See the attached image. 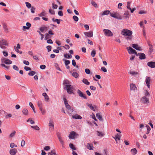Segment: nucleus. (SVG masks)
Here are the masks:
<instances>
[{"mask_svg":"<svg viewBox=\"0 0 155 155\" xmlns=\"http://www.w3.org/2000/svg\"><path fill=\"white\" fill-rule=\"evenodd\" d=\"M146 127L147 128V132L146 133V134H148L149 133L151 129L148 125H147L146 126Z\"/></svg>","mask_w":155,"mask_h":155,"instance_id":"53","label":"nucleus"},{"mask_svg":"<svg viewBox=\"0 0 155 155\" xmlns=\"http://www.w3.org/2000/svg\"><path fill=\"white\" fill-rule=\"evenodd\" d=\"M22 113L25 115H27L28 114V112L27 109L24 108L22 110Z\"/></svg>","mask_w":155,"mask_h":155,"instance_id":"29","label":"nucleus"},{"mask_svg":"<svg viewBox=\"0 0 155 155\" xmlns=\"http://www.w3.org/2000/svg\"><path fill=\"white\" fill-rule=\"evenodd\" d=\"M130 2H127V5L126 7H127V8L128 9H129V10L131 9V8L130 7Z\"/></svg>","mask_w":155,"mask_h":155,"instance_id":"48","label":"nucleus"},{"mask_svg":"<svg viewBox=\"0 0 155 155\" xmlns=\"http://www.w3.org/2000/svg\"><path fill=\"white\" fill-rule=\"evenodd\" d=\"M110 13H111V12H110V11L107 10H105L102 12L100 14L101 16H104V15H107L109 14H110Z\"/></svg>","mask_w":155,"mask_h":155,"instance_id":"19","label":"nucleus"},{"mask_svg":"<svg viewBox=\"0 0 155 155\" xmlns=\"http://www.w3.org/2000/svg\"><path fill=\"white\" fill-rule=\"evenodd\" d=\"M141 100L142 102L144 104H147L149 103V98L146 96L143 97Z\"/></svg>","mask_w":155,"mask_h":155,"instance_id":"7","label":"nucleus"},{"mask_svg":"<svg viewBox=\"0 0 155 155\" xmlns=\"http://www.w3.org/2000/svg\"><path fill=\"white\" fill-rule=\"evenodd\" d=\"M97 117L100 121L103 120L102 117L101 115L99 113H97L96 114Z\"/></svg>","mask_w":155,"mask_h":155,"instance_id":"28","label":"nucleus"},{"mask_svg":"<svg viewBox=\"0 0 155 155\" xmlns=\"http://www.w3.org/2000/svg\"><path fill=\"white\" fill-rule=\"evenodd\" d=\"M151 81V78L150 77L147 76L146 77V79L145 80V82L147 86V87L150 88V82Z\"/></svg>","mask_w":155,"mask_h":155,"instance_id":"10","label":"nucleus"},{"mask_svg":"<svg viewBox=\"0 0 155 155\" xmlns=\"http://www.w3.org/2000/svg\"><path fill=\"white\" fill-rule=\"evenodd\" d=\"M63 60L64 61L65 64L66 66H67L70 64V62L69 60H66L65 59H64Z\"/></svg>","mask_w":155,"mask_h":155,"instance_id":"44","label":"nucleus"},{"mask_svg":"<svg viewBox=\"0 0 155 155\" xmlns=\"http://www.w3.org/2000/svg\"><path fill=\"white\" fill-rule=\"evenodd\" d=\"M29 121H30L31 124H35V121L32 120L30 118H29L27 121V122Z\"/></svg>","mask_w":155,"mask_h":155,"instance_id":"55","label":"nucleus"},{"mask_svg":"<svg viewBox=\"0 0 155 155\" xmlns=\"http://www.w3.org/2000/svg\"><path fill=\"white\" fill-rule=\"evenodd\" d=\"M38 107L39 109L41 108L42 107L41 102H38Z\"/></svg>","mask_w":155,"mask_h":155,"instance_id":"63","label":"nucleus"},{"mask_svg":"<svg viewBox=\"0 0 155 155\" xmlns=\"http://www.w3.org/2000/svg\"><path fill=\"white\" fill-rule=\"evenodd\" d=\"M0 44H1L2 45H4L6 46L8 45V44L7 43L6 41L4 40L0 41Z\"/></svg>","mask_w":155,"mask_h":155,"instance_id":"36","label":"nucleus"},{"mask_svg":"<svg viewBox=\"0 0 155 155\" xmlns=\"http://www.w3.org/2000/svg\"><path fill=\"white\" fill-rule=\"evenodd\" d=\"M40 110L41 111V114L42 115H44L46 113V111L45 110H43L42 107L39 108Z\"/></svg>","mask_w":155,"mask_h":155,"instance_id":"47","label":"nucleus"},{"mask_svg":"<svg viewBox=\"0 0 155 155\" xmlns=\"http://www.w3.org/2000/svg\"><path fill=\"white\" fill-rule=\"evenodd\" d=\"M17 152V149L13 148L10 150L9 153L11 155H15Z\"/></svg>","mask_w":155,"mask_h":155,"instance_id":"14","label":"nucleus"},{"mask_svg":"<svg viewBox=\"0 0 155 155\" xmlns=\"http://www.w3.org/2000/svg\"><path fill=\"white\" fill-rule=\"evenodd\" d=\"M144 96L148 97L150 96V94L147 91L145 90L144 91Z\"/></svg>","mask_w":155,"mask_h":155,"instance_id":"33","label":"nucleus"},{"mask_svg":"<svg viewBox=\"0 0 155 155\" xmlns=\"http://www.w3.org/2000/svg\"><path fill=\"white\" fill-rule=\"evenodd\" d=\"M26 7L28 8H30L31 7V4L28 2H26L25 3Z\"/></svg>","mask_w":155,"mask_h":155,"instance_id":"50","label":"nucleus"},{"mask_svg":"<svg viewBox=\"0 0 155 155\" xmlns=\"http://www.w3.org/2000/svg\"><path fill=\"white\" fill-rule=\"evenodd\" d=\"M72 117L73 118L75 119H82V117L78 114L73 115Z\"/></svg>","mask_w":155,"mask_h":155,"instance_id":"23","label":"nucleus"},{"mask_svg":"<svg viewBox=\"0 0 155 155\" xmlns=\"http://www.w3.org/2000/svg\"><path fill=\"white\" fill-rule=\"evenodd\" d=\"M68 110L67 112L69 114H72L74 110V109L73 108H71V107L68 109Z\"/></svg>","mask_w":155,"mask_h":155,"instance_id":"30","label":"nucleus"},{"mask_svg":"<svg viewBox=\"0 0 155 155\" xmlns=\"http://www.w3.org/2000/svg\"><path fill=\"white\" fill-rule=\"evenodd\" d=\"M29 105L32 109L34 112L35 113H36V111L35 108V107L33 106V104L31 102H30L29 103Z\"/></svg>","mask_w":155,"mask_h":155,"instance_id":"37","label":"nucleus"},{"mask_svg":"<svg viewBox=\"0 0 155 155\" xmlns=\"http://www.w3.org/2000/svg\"><path fill=\"white\" fill-rule=\"evenodd\" d=\"M31 127L33 128L34 129H35V130H39V129H40L39 128L37 125H36L35 126H31Z\"/></svg>","mask_w":155,"mask_h":155,"instance_id":"46","label":"nucleus"},{"mask_svg":"<svg viewBox=\"0 0 155 155\" xmlns=\"http://www.w3.org/2000/svg\"><path fill=\"white\" fill-rule=\"evenodd\" d=\"M123 17L124 18H128L129 17V14L128 11H125L123 15Z\"/></svg>","mask_w":155,"mask_h":155,"instance_id":"22","label":"nucleus"},{"mask_svg":"<svg viewBox=\"0 0 155 155\" xmlns=\"http://www.w3.org/2000/svg\"><path fill=\"white\" fill-rule=\"evenodd\" d=\"M57 136L59 141L62 145V147L64 148V142L62 140V137L61 136L60 134L59 133H58L57 134Z\"/></svg>","mask_w":155,"mask_h":155,"instance_id":"6","label":"nucleus"},{"mask_svg":"<svg viewBox=\"0 0 155 155\" xmlns=\"http://www.w3.org/2000/svg\"><path fill=\"white\" fill-rule=\"evenodd\" d=\"M10 147L11 148H13L14 147H16L17 146V145H15L14 143H10Z\"/></svg>","mask_w":155,"mask_h":155,"instance_id":"60","label":"nucleus"},{"mask_svg":"<svg viewBox=\"0 0 155 155\" xmlns=\"http://www.w3.org/2000/svg\"><path fill=\"white\" fill-rule=\"evenodd\" d=\"M16 132L14 131L12 133H11L9 135L10 137H13L15 134Z\"/></svg>","mask_w":155,"mask_h":155,"instance_id":"59","label":"nucleus"},{"mask_svg":"<svg viewBox=\"0 0 155 155\" xmlns=\"http://www.w3.org/2000/svg\"><path fill=\"white\" fill-rule=\"evenodd\" d=\"M130 85V90H133L134 91H137V88L136 87L135 84H131Z\"/></svg>","mask_w":155,"mask_h":155,"instance_id":"18","label":"nucleus"},{"mask_svg":"<svg viewBox=\"0 0 155 155\" xmlns=\"http://www.w3.org/2000/svg\"><path fill=\"white\" fill-rule=\"evenodd\" d=\"M143 21H141L140 23V27L142 28L143 29L144 28V26L143 25Z\"/></svg>","mask_w":155,"mask_h":155,"instance_id":"58","label":"nucleus"},{"mask_svg":"<svg viewBox=\"0 0 155 155\" xmlns=\"http://www.w3.org/2000/svg\"><path fill=\"white\" fill-rule=\"evenodd\" d=\"M129 73L131 75L135 76H136L137 75H138L139 74V73H138V72L131 71H130Z\"/></svg>","mask_w":155,"mask_h":155,"instance_id":"25","label":"nucleus"},{"mask_svg":"<svg viewBox=\"0 0 155 155\" xmlns=\"http://www.w3.org/2000/svg\"><path fill=\"white\" fill-rule=\"evenodd\" d=\"M84 34L85 36L88 37H91L93 36V32L92 31H90L89 32H84Z\"/></svg>","mask_w":155,"mask_h":155,"instance_id":"11","label":"nucleus"},{"mask_svg":"<svg viewBox=\"0 0 155 155\" xmlns=\"http://www.w3.org/2000/svg\"><path fill=\"white\" fill-rule=\"evenodd\" d=\"M49 13L51 15H54L55 14V11L51 8H50L49 9Z\"/></svg>","mask_w":155,"mask_h":155,"instance_id":"51","label":"nucleus"},{"mask_svg":"<svg viewBox=\"0 0 155 155\" xmlns=\"http://www.w3.org/2000/svg\"><path fill=\"white\" fill-rule=\"evenodd\" d=\"M46 48L47 49L48 52H49L51 51V46L48 45L47 46Z\"/></svg>","mask_w":155,"mask_h":155,"instance_id":"62","label":"nucleus"},{"mask_svg":"<svg viewBox=\"0 0 155 155\" xmlns=\"http://www.w3.org/2000/svg\"><path fill=\"white\" fill-rule=\"evenodd\" d=\"M97 135L98 136L102 137L104 136V134L102 133L101 132L98 131H97Z\"/></svg>","mask_w":155,"mask_h":155,"instance_id":"41","label":"nucleus"},{"mask_svg":"<svg viewBox=\"0 0 155 155\" xmlns=\"http://www.w3.org/2000/svg\"><path fill=\"white\" fill-rule=\"evenodd\" d=\"M147 65L151 68H153L155 67V62H149L147 63Z\"/></svg>","mask_w":155,"mask_h":155,"instance_id":"17","label":"nucleus"},{"mask_svg":"<svg viewBox=\"0 0 155 155\" xmlns=\"http://www.w3.org/2000/svg\"><path fill=\"white\" fill-rule=\"evenodd\" d=\"M153 46H150V47H149V52L150 53V54H151L152 52L153 51Z\"/></svg>","mask_w":155,"mask_h":155,"instance_id":"52","label":"nucleus"},{"mask_svg":"<svg viewBox=\"0 0 155 155\" xmlns=\"http://www.w3.org/2000/svg\"><path fill=\"white\" fill-rule=\"evenodd\" d=\"M87 148L89 150H93V147L91 144L87 143Z\"/></svg>","mask_w":155,"mask_h":155,"instance_id":"34","label":"nucleus"},{"mask_svg":"<svg viewBox=\"0 0 155 155\" xmlns=\"http://www.w3.org/2000/svg\"><path fill=\"white\" fill-rule=\"evenodd\" d=\"M132 31L127 29H123L121 31V34L124 36H129L131 35Z\"/></svg>","mask_w":155,"mask_h":155,"instance_id":"1","label":"nucleus"},{"mask_svg":"<svg viewBox=\"0 0 155 155\" xmlns=\"http://www.w3.org/2000/svg\"><path fill=\"white\" fill-rule=\"evenodd\" d=\"M4 63L7 64H10L12 63V62L8 59H6L4 61Z\"/></svg>","mask_w":155,"mask_h":155,"instance_id":"38","label":"nucleus"},{"mask_svg":"<svg viewBox=\"0 0 155 155\" xmlns=\"http://www.w3.org/2000/svg\"><path fill=\"white\" fill-rule=\"evenodd\" d=\"M36 72L33 71H30L28 73V75L30 76H33L35 74Z\"/></svg>","mask_w":155,"mask_h":155,"instance_id":"40","label":"nucleus"},{"mask_svg":"<svg viewBox=\"0 0 155 155\" xmlns=\"http://www.w3.org/2000/svg\"><path fill=\"white\" fill-rule=\"evenodd\" d=\"M63 99L64 101V104L65 105L66 108L68 109L71 107L69 105L68 103V102L66 99V98L65 97H64L63 98Z\"/></svg>","mask_w":155,"mask_h":155,"instance_id":"13","label":"nucleus"},{"mask_svg":"<svg viewBox=\"0 0 155 155\" xmlns=\"http://www.w3.org/2000/svg\"><path fill=\"white\" fill-rule=\"evenodd\" d=\"M69 147L71 148L72 150H76V149L74 147V145L71 143H70L69 144Z\"/></svg>","mask_w":155,"mask_h":155,"instance_id":"42","label":"nucleus"},{"mask_svg":"<svg viewBox=\"0 0 155 155\" xmlns=\"http://www.w3.org/2000/svg\"><path fill=\"white\" fill-rule=\"evenodd\" d=\"M77 93L80 97L83 98L85 99H87V97L86 96V95L84 94L79 89L77 91Z\"/></svg>","mask_w":155,"mask_h":155,"instance_id":"9","label":"nucleus"},{"mask_svg":"<svg viewBox=\"0 0 155 155\" xmlns=\"http://www.w3.org/2000/svg\"><path fill=\"white\" fill-rule=\"evenodd\" d=\"M82 82L83 83L87 85H89L90 84V82L88 81L87 79L84 78L82 80Z\"/></svg>","mask_w":155,"mask_h":155,"instance_id":"31","label":"nucleus"},{"mask_svg":"<svg viewBox=\"0 0 155 155\" xmlns=\"http://www.w3.org/2000/svg\"><path fill=\"white\" fill-rule=\"evenodd\" d=\"M3 28L4 29L5 31L7 33L8 32V29L7 26V24L6 23H4L2 24Z\"/></svg>","mask_w":155,"mask_h":155,"instance_id":"24","label":"nucleus"},{"mask_svg":"<svg viewBox=\"0 0 155 155\" xmlns=\"http://www.w3.org/2000/svg\"><path fill=\"white\" fill-rule=\"evenodd\" d=\"M46 15L45 11L44 10H43L42 12L38 15V16L39 17H43L45 16Z\"/></svg>","mask_w":155,"mask_h":155,"instance_id":"26","label":"nucleus"},{"mask_svg":"<svg viewBox=\"0 0 155 155\" xmlns=\"http://www.w3.org/2000/svg\"><path fill=\"white\" fill-rule=\"evenodd\" d=\"M76 134V133L74 131H72L70 132L68 137L70 139H74L75 138V136Z\"/></svg>","mask_w":155,"mask_h":155,"instance_id":"16","label":"nucleus"},{"mask_svg":"<svg viewBox=\"0 0 155 155\" xmlns=\"http://www.w3.org/2000/svg\"><path fill=\"white\" fill-rule=\"evenodd\" d=\"M66 90L67 92L70 94H73V88L72 86L70 85L69 86H68V87L66 88Z\"/></svg>","mask_w":155,"mask_h":155,"instance_id":"8","label":"nucleus"},{"mask_svg":"<svg viewBox=\"0 0 155 155\" xmlns=\"http://www.w3.org/2000/svg\"><path fill=\"white\" fill-rule=\"evenodd\" d=\"M121 134L120 133H118L116 134L114 137H113L115 140L116 142L117 143V140H120L121 137Z\"/></svg>","mask_w":155,"mask_h":155,"instance_id":"12","label":"nucleus"},{"mask_svg":"<svg viewBox=\"0 0 155 155\" xmlns=\"http://www.w3.org/2000/svg\"><path fill=\"white\" fill-rule=\"evenodd\" d=\"M45 40H47L48 39L51 38V36H50L49 34L47 33H46L45 35Z\"/></svg>","mask_w":155,"mask_h":155,"instance_id":"39","label":"nucleus"},{"mask_svg":"<svg viewBox=\"0 0 155 155\" xmlns=\"http://www.w3.org/2000/svg\"><path fill=\"white\" fill-rule=\"evenodd\" d=\"M103 31L106 36L110 37L113 35V33L109 29H104Z\"/></svg>","mask_w":155,"mask_h":155,"instance_id":"3","label":"nucleus"},{"mask_svg":"<svg viewBox=\"0 0 155 155\" xmlns=\"http://www.w3.org/2000/svg\"><path fill=\"white\" fill-rule=\"evenodd\" d=\"M127 49L129 54H136V55H138V54H137L136 51L132 48L129 47L128 48H127Z\"/></svg>","mask_w":155,"mask_h":155,"instance_id":"5","label":"nucleus"},{"mask_svg":"<svg viewBox=\"0 0 155 155\" xmlns=\"http://www.w3.org/2000/svg\"><path fill=\"white\" fill-rule=\"evenodd\" d=\"M64 57L65 58L69 59L72 58V56L71 55H69L67 54H65L64 55Z\"/></svg>","mask_w":155,"mask_h":155,"instance_id":"43","label":"nucleus"},{"mask_svg":"<svg viewBox=\"0 0 155 155\" xmlns=\"http://www.w3.org/2000/svg\"><path fill=\"white\" fill-rule=\"evenodd\" d=\"M96 54V51L95 50H93L91 51V55L93 57H94L95 56Z\"/></svg>","mask_w":155,"mask_h":155,"instance_id":"49","label":"nucleus"},{"mask_svg":"<svg viewBox=\"0 0 155 155\" xmlns=\"http://www.w3.org/2000/svg\"><path fill=\"white\" fill-rule=\"evenodd\" d=\"M72 75L75 78H77L78 76V74L77 72H74L72 73Z\"/></svg>","mask_w":155,"mask_h":155,"instance_id":"45","label":"nucleus"},{"mask_svg":"<svg viewBox=\"0 0 155 155\" xmlns=\"http://www.w3.org/2000/svg\"><path fill=\"white\" fill-rule=\"evenodd\" d=\"M49 129L50 131H53L54 129V123L53 120L50 119L48 124Z\"/></svg>","mask_w":155,"mask_h":155,"instance_id":"4","label":"nucleus"},{"mask_svg":"<svg viewBox=\"0 0 155 155\" xmlns=\"http://www.w3.org/2000/svg\"><path fill=\"white\" fill-rule=\"evenodd\" d=\"M110 16L116 19L121 20L122 19V16L120 15L119 13L117 12L110 13Z\"/></svg>","mask_w":155,"mask_h":155,"instance_id":"2","label":"nucleus"},{"mask_svg":"<svg viewBox=\"0 0 155 155\" xmlns=\"http://www.w3.org/2000/svg\"><path fill=\"white\" fill-rule=\"evenodd\" d=\"M132 46L134 48H135L137 50H138L139 51L142 50L141 48L140 47H139L138 46V45L137 44H132Z\"/></svg>","mask_w":155,"mask_h":155,"instance_id":"20","label":"nucleus"},{"mask_svg":"<svg viewBox=\"0 0 155 155\" xmlns=\"http://www.w3.org/2000/svg\"><path fill=\"white\" fill-rule=\"evenodd\" d=\"M47 27L45 26H44L42 27H41L40 28V31L42 32H43L45 30H47Z\"/></svg>","mask_w":155,"mask_h":155,"instance_id":"27","label":"nucleus"},{"mask_svg":"<svg viewBox=\"0 0 155 155\" xmlns=\"http://www.w3.org/2000/svg\"><path fill=\"white\" fill-rule=\"evenodd\" d=\"M138 55L139 56V58L141 60L144 59L146 58L145 54L142 53H138Z\"/></svg>","mask_w":155,"mask_h":155,"instance_id":"15","label":"nucleus"},{"mask_svg":"<svg viewBox=\"0 0 155 155\" xmlns=\"http://www.w3.org/2000/svg\"><path fill=\"white\" fill-rule=\"evenodd\" d=\"M14 48L15 50V51H16L17 52L19 53V54H21L22 53V51H20L19 50V49H16L15 48V46H14Z\"/></svg>","mask_w":155,"mask_h":155,"instance_id":"56","label":"nucleus"},{"mask_svg":"<svg viewBox=\"0 0 155 155\" xmlns=\"http://www.w3.org/2000/svg\"><path fill=\"white\" fill-rule=\"evenodd\" d=\"M131 152L133 155H135L136 154L137 151L135 148H134L131 150Z\"/></svg>","mask_w":155,"mask_h":155,"instance_id":"35","label":"nucleus"},{"mask_svg":"<svg viewBox=\"0 0 155 155\" xmlns=\"http://www.w3.org/2000/svg\"><path fill=\"white\" fill-rule=\"evenodd\" d=\"M63 84L65 86L64 88H67L68 87V86H69L71 85L70 83V82L68 80H65L63 82Z\"/></svg>","mask_w":155,"mask_h":155,"instance_id":"21","label":"nucleus"},{"mask_svg":"<svg viewBox=\"0 0 155 155\" xmlns=\"http://www.w3.org/2000/svg\"><path fill=\"white\" fill-rule=\"evenodd\" d=\"M73 19L75 21H77L78 20V18L76 16H74L73 17Z\"/></svg>","mask_w":155,"mask_h":155,"instance_id":"61","label":"nucleus"},{"mask_svg":"<svg viewBox=\"0 0 155 155\" xmlns=\"http://www.w3.org/2000/svg\"><path fill=\"white\" fill-rule=\"evenodd\" d=\"M13 68L14 69H15L17 71H18L19 70V68H18V67L16 65H14L13 66Z\"/></svg>","mask_w":155,"mask_h":155,"instance_id":"64","label":"nucleus"},{"mask_svg":"<svg viewBox=\"0 0 155 155\" xmlns=\"http://www.w3.org/2000/svg\"><path fill=\"white\" fill-rule=\"evenodd\" d=\"M52 8L53 9H57L58 7L57 5L54 4V3H52Z\"/></svg>","mask_w":155,"mask_h":155,"instance_id":"54","label":"nucleus"},{"mask_svg":"<svg viewBox=\"0 0 155 155\" xmlns=\"http://www.w3.org/2000/svg\"><path fill=\"white\" fill-rule=\"evenodd\" d=\"M85 73L87 74H89L91 73L90 70L88 68L85 69Z\"/></svg>","mask_w":155,"mask_h":155,"instance_id":"57","label":"nucleus"},{"mask_svg":"<svg viewBox=\"0 0 155 155\" xmlns=\"http://www.w3.org/2000/svg\"><path fill=\"white\" fill-rule=\"evenodd\" d=\"M87 105L91 109V110L95 111V110L94 109V107L92 106V104H91L87 103Z\"/></svg>","mask_w":155,"mask_h":155,"instance_id":"32","label":"nucleus"}]
</instances>
